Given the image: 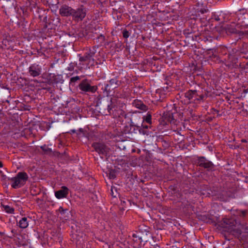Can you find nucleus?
Returning <instances> with one entry per match:
<instances>
[{"instance_id":"nucleus-1","label":"nucleus","mask_w":248,"mask_h":248,"mask_svg":"<svg viewBox=\"0 0 248 248\" xmlns=\"http://www.w3.org/2000/svg\"><path fill=\"white\" fill-rule=\"evenodd\" d=\"M28 175L25 171H20L17 175L10 180L11 186L14 188H18L24 186L28 179Z\"/></svg>"},{"instance_id":"nucleus-2","label":"nucleus","mask_w":248,"mask_h":248,"mask_svg":"<svg viewBox=\"0 0 248 248\" xmlns=\"http://www.w3.org/2000/svg\"><path fill=\"white\" fill-rule=\"evenodd\" d=\"M150 229L147 226H140L139 232L133 234L134 241H138L139 239L140 242H147L151 237Z\"/></svg>"},{"instance_id":"nucleus-3","label":"nucleus","mask_w":248,"mask_h":248,"mask_svg":"<svg viewBox=\"0 0 248 248\" xmlns=\"http://www.w3.org/2000/svg\"><path fill=\"white\" fill-rule=\"evenodd\" d=\"M92 147L101 157L109 156L110 154V148L104 143L95 142L92 144Z\"/></svg>"},{"instance_id":"nucleus-4","label":"nucleus","mask_w":248,"mask_h":248,"mask_svg":"<svg viewBox=\"0 0 248 248\" xmlns=\"http://www.w3.org/2000/svg\"><path fill=\"white\" fill-rule=\"evenodd\" d=\"M195 164L205 169L212 170L214 168V164L204 156H197Z\"/></svg>"},{"instance_id":"nucleus-5","label":"nucleus","mask_w":248,"mask_h":248,"mask_svg":"<svg viewBox=\"0 0 248 248\" xmlns=\"http://www.w3.org/2000/svg\"><path fill=\"white\" fill-rule=\"evenodd\" d=\"M224 228L228 229V231L231 233L234 232H236L238 233H240V228L238 227V224L235 220H232L229 219H225L224 220Z\"/></svg>"},{"instance_id":"nucleus-6","label":"nucleus","mask_w":248,"mask_h":248,"mask_svg":"<svg viewBox=\"0 0 248 248\" xmlns=\"http://www.w3.org/2000/svg\"><path fill=\"white\" fill-rule=\"evenodd\" d=\"M79 89L84 92L94 93L97 90L96 86H91L87 79L83 80L78 85Z\"/></svg>"},{"instance_id":"nucleus-7","label":"nucleus","mask_w":248,"mask_h":248,"mask_svg":"<svg viewBox=\"0 0 248 248\" xmlns=\"http://www.w3.org/2000/svg\"><path fill=\"white\" fill-rule=\"evenodd\" d=\"M86 15V10L81 5L76 10L74 9L72 17L76 20H82Z\"/></svg>"},{"instance_id":"nucleus-8","label":"nucleus","mask_w":248,"mask_h":248,"mask_svg":"<svg viewBox=\"0 0 248 248\" xmlns=\"http://www.w3.org/2000/svg\"><path fill=\"white\" fill-rule=\"evenodd\" d=\"M94 53L91 50L86 52L84 56L78 55L79 61L80 62H85L86 64H89L91 62H93L94 59L93 58Z\"/></svg>"},{"instance_id":"nucleus-9","label":"nucleus","mask_w":248,"mask_h":248,"mask_svg":"<svg viewBox=\"0 0 248 248\" xmlns=\"http://www.w3.org/2000/svg\"><path fill=\"white\" fill-rule=\"evenodd\" d=\"M42 72L41 67L37 64H31L29 68V73L33 77L39 76Z\"/></svg>"},{"instance_id":"nucleus-10","label":"nucleus","mask_w":248,"mask_h":248,"mask_svg":"<svg viewBox=\"0 0 248 248\" xmlns=\"http://www.w3.org/2000/svg\"><path fill=\"white\" fill-rule=\"evenodd\" d=\"M73 11L74 9L66 5L61 6L59 9V13L62 16H72Z\"/></svg>"},{"instance_id":"nucleus-11","label":"nucleus","mask_w":248,"mask_h":248,"mask_svg":"<svg viewBox=\"0 0 248 248\" xmlns=\"http://www.w3.org/2000/svg\"><path fill=\"white\" fill-rule=\"evenodd\" d=\"M226 32L230 33L238 34L239 36L246 35H248V30L238 31L234 27L233 25L228 26L226 28Z\"/></svg>"},{"instance_id":"nucleus-12","label":"nucleus","mask_w":248,"mask_h":248,"mask_svg":"<svg viewBox=\"0 0 248 248\" xmlns=\"http://www.w3.org/2000/svg\"><path fill=\"white\" fill-rule=\"evenodd\" d=\"M69 189L65 186L62 187L61 189L55 192V196L57 199H60L66 198L68 194Z\"/></svg>"},{"instance_id":"nucleus-13","label":"nucleus","mask_w":248,"mask_h":248,"mask_svg":"<svg viewBox=\"0 0 248 248\" xmlns=\"http://www.w3.org/2000/svg\"><path fill=\"white\" fill-rule=\"evenodd\" d=\"M133 105L136 108L143 111H146L148 109L147 107L140 100H135L133 102Z\"/></svg>"},{"instance_id":"nucleus-14","label":"nucleus","mask_w":248,"mask_h":248,"mask_svg":"<svg viewBox=\"0 0 248 248\" xmlns=\"http://www.w3.org/2000/svg\"><path fill=\"white\" fill-rule=\"evenodd\" d=\"M197 96L198 94L196 90H189L185 94V96L188 100H193L194 101Z\"/></svg>"},{"instance_id":"nucleus-15","label":"nucleus","mask_w":248,"mask_h":248,"mask_svg":"<svg viewBox=\"0 0 248 248\" xmlns=\"http://www.w3.org/2000/svg\"><path fill=\"white\" fill-rule=\"evenodd\" d=\"M29 219L30 218L26 217H22L18 222L19 227L21 229L27 228L29 225Z\"/></svg>"},{"instance_id":"nucleus-16","label":"nucleus","mask_w":248,"mask_h":248,"mask_svg":"<svg viewBox=\"0 0 248 248\" xmlns=\"http://www.w3.org/2000/svg\"><path fill=\"white\" fill-rule=\"evenodd\" d=\"M48 76L49 77V78L48 79V83L49 84L57 82V81H56V76H55V75H52L51 74H49Z\"/></svg>"},{"instance_id":"nucleus-17","label":"nucleus","mask_w":248,"mask_h":248,"mask_svg":"<svg viewBox=\"0 0 248 248\" xmlns=\"http://www.w3.org/2000/svg\"><path fill=\"white\" fill-rule=\"evenodd\" d=\"M106 175L109 177L110 179H113L116 177V171H106Z\"/></svg>"},{"instance_id":"nucleus-18","label":"nucleus","mask_w":248,"mask_h":248,"mask_svg":"<svg viewBox=\"0 0 248 248\" xmlns=\"http://www.w3.org/2000/svg\"><path fill=\"white\" fill-rule=\"evenodd\" d=\"M165 120H166L168 122L171 123L172 121L173 120V119L172 118V114L171 113H167L166 114V115L164 116Z\"/></svg>"},{"instance_id":"nucleus-19","label":"nucleus","mask_w":248,"mask_h":248,"mask_svg":"<svg viewBox=\"0 0 248 248\" xmlns=\"http://www.w3.org/2000/svg\"><path fill=\"white\" fill-rule=\"evenodd\" d=\"M144 121L147 123L151 124L152 123V116L150 114H147L144 119Z\"/></svg>"},{"instance_id":"nucleus-20","label":"nucleus","mask_w":248,"mask_h":248,"mask_svg":"<svg viewBox=\"0 0 248 248\" xmlns=\"http://www.w3.org/2000/svg\"><path fill=\"white\" fill-rule=\"evenodd\" d=\"M41 148L45 153H48L51 152V150L50 148L46 147V145L42 146L41 147Z\"/></svg>"},{"instance_id":"nucleus-21","label":"nucleus","mask_w":248,"mask_h":248,"mask_svg":"<svg viewBox=\"0 0 248 248\" xmlns=\"http://www.w3.org/2000/svg\"><path fill=\"white\" fill-rule=\"evenodd\" d=\"M236 212V215L237 216H240V217H244L246 215L247 212L245 210H237Z\"/></svg>"},{"instance_id":"nucleus-22","label":"nucleus","mask_w":248,"mask_h":248,"mask_svg":"<svg viewBox=\"0 0 248 248\" xmlns=\"http://www.w3.org/2000/svg\"><path fill=\"white\" fill-rule=\"evenodd\" d=\"M204 98V95L202 94L200 95H198L196 97V99H194V103H197L198 101L203 100Z\"/></svg>"},{"instance_id":"nucleus-23","label":"nucleus","mask_w":248,"mask_h":248,"mask_svg":"<svg viewBox=\"0 0 248 248\" xmlns=\"http://www.w3.org/2000/svg\"><path fill=\"white\" fill-rule=\"evenodd\" d=\"M5 209L6 211L9 213H12L14 212V211L12 208H11L9 206H6L5 207Z\"/></svg>"},{"instance_id":"nucleus-24","label":"nucleus","mask_w":248,"mask_h":248,"mask_svg":"<svg viewBox=\"0 0 248 248\" xmlns=\"http://www.w3.org/2000/svg\"><path fill=\"white\" fill-rule=\"evenodd\" d=\"M79 79V77L78 76H76L74 77H72L70 79V81L72 82H75L77 80Z\"/></svg>"},{"instance_id":"nucleus-25","label":"nucleus","mask_w":248,"mask_h":248,"mask_svg":"<svg viewBox=\"0 0 248 248\" xmlns=\"http://www.w3.org/2000/svg\"><path fill=\"white\" fill-rule=\"evenodd\" d=\"M123 36L124 37L127 38L129 36L128 31H125L123 32Z\"/></svg>"},{"instance_id":"nucleus-26","label":"nucleus","mask_w":248,"mask_h":248,"mask_svg":"<svg viewBox=\"0 0 248 248\" xmlns=\"http://www.w3.org/2000/svg\"><path fill=\"white\" fill-rule=\"evenodd\" d=\"M67 211V210H64L62 207H60L59 208V211L61 212V214H64V213Z\"/></svg>"},{"instance_id":"nucleus-27","label":"nucleus","mask_w":248,"mask_h":248,"mask_svg":"<svg viewBox=\"0 0 248 248\" xmlns=\"http://www.w3.org/2000/svg\"><path fill=\"white\" fill-rule=\"evenodd\" d=\"M111 195L113 197H116V195H114V191H113V187H111Z\"/></svg>"},{"instance_id":"nucleus-28","label":"nucleus","mask_w":248,"mask_h":248,"mask_svg":"<svg viewBox=\"0 0 248 248\" xmlns=\"http://www.w3.org/2000/svg\"><path fill=\"white\" fill-rule=\"evenodd\" d=\"M142 126L144 128H148V126L147 125H145L144 124H142Z\"/></svg>"},{"instance_id":"nucleus-29","label":"nucleus","mask_w":248,"mask_h":248,"mask_svg":"<svg viewBox=\"0 0 248 248\" xmlns=\"http://www.w3.org/2000/svg\"><path fill=\"white\" fill-rule=\"evenodd\" d=\"M3 166V164L1 161H0V168H2Z\"/></svg>"},{"instance_id":"nucleus-30","label":"nucleus","mask_w":248,"mask_h":248,"mask_svg":"<svg viewBox=\"0 0 248 248\" xmlns=\"http://www.w3.org/2000/svg\"><path fill=\"white\" fill-rule=\"evenodd\" d=\"M206 12V11L205 10H202V11H201V12H202V14H203L204 12Z\"/></svg>"},{"instance_id":"nucleus-31","label":"nucleus","mask_w":248,"mask_h":248,"mask_svg":"<svg viewBox=\"0 0 248 248\" xmlns=\"http://www.w3.org/2000/svg\"><path fill=\"white\" fill-rule=\"evenodd\" d=\"M242 141L245 142H246V140H242Z\"/></svg>"}]
</instances>
